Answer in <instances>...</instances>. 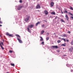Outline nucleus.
<instances>
[{
    "label": "nucleus",
    "instance_id": "1",
    "mask_svg": "<svg viewBox=\"0 0 73 73\" xmlns=\"http://www.w3.org/2000/svg\"><path fill=\"white\" fill-rule=\"evenodd\" d=\"M26 16H27V17L25 19V21L27 22L29 20V18H30V17L29 16H28V15H27Z\"/></svg>",
    "mask_w": 73,
    "mask_h": 73
},
{
    "label": "nucleus",
    "instance_id": "2",
    "mask_svg": "<svg viewBox=\"0 0 73 73\" xmlns=\"http://www.w3.org/2000/svg\"><path fill=\"white\" fill-rule=\"evenodd\" d=\"M6 35H7V36H9V37H13V34H10L9 33H6Z\"/></svg>",
    "mask_w": 73,
    "mask_h": 73
},
{
    "label": "nucleus",
    "instance_id": "3",
    "mask_svg": "<svg viewBox=\"0 0 73 73\" xmlns=\"http://www.w3.org/2000/svg\"><path fill=\"white\" fill-rule=\"evenodd\" d=\"M34 27V25H30L29 26V28H32Z\"/></svg>",
    "mask_w": 73,
    "mask_h": 73
},
{
    "label": "nucleus",
    "instance_id": "4",
    "mask_svg": "<svg viewBox=\"0 0 73 73\" xmlns=\"http://www.w3.org/2000/svg\"><path fill=\"white\" fill-rule=\"evenodd\" d=\"M40 6L39 5H37L36 7V9H40Z\"/></svg>",
    "mask_w": 73,
    "mask_h": 73
},
{
    "label": "nucleus",
    "instance_id": "5",
    "mask_svg": "<svg viewBox=\"0 0 73 73\" xmlns=\"http://www.w3.org/2000/svg\"><path fill=\"white\" fill-rule=\"evenodd\" d=\"M52 47L53 48H54V49H57L58 48V47L57 46H52Z\"/></svg>",
    "mask_w": 73,
    "mask_h": 73
},
{
    "label": "nucleus",
    "instance_id": "6",
    "mask_svg": "<svg viewBox=\"0 0 73 73\" xmlns=\"http://www.w3.org/2000/svg\"><path fill=\"white\" fill-rule=\"evenodd\" d=\"M65 17L66 18V19H67V21H68V20H69V17H68V15H66Z\"/></svg>",
    "mask_w": 73,
    "mask_h": 73
},
{
    "label": "nucleus",
    "instance_id": "7",
    "mask_svg": "<svg viewBox=\"0 0 73 73\" xmlns=\"http://www.w3.org/2000/svg\"><path fill=\"white\" fill-rule=\"evenodd\" d=\"M54 3H53V2H52L50 3V5H51V7H53V6L54 5Z\"/></svg>",
    "mask_w": 73,
    "mask_h": 73
},
{
    "label": "nucleus",
    "instance_id": "8",
    "mask_svg": "<svg viewBox=\"0 0 73 73\" xmlns=\"http://www.w3.org/2000/svg\"><path fill=\"white\" fill-rule=\"evenodd\" d=\"M22 8H23V6H22L19 7L17 8V9L18 10H20V9H21Z\"/></svg>",
    "mask_w": 73,
    "mask_h": 73
},
{
    "label": "nucleus",
    "instance_id": "9",
    "mask_svg": "<svg viewBox=\"0 0 73 73\" xmlns=\"http://www.w3.org/2000/svg\"><path fill=\"white\" fill-rule=\"evenodd\" d=\"M17 40H18L19 42H20V43H22V41H21V40H20V39H19V38H17Z\"/></svg>",
    "mask_w": 73,
    "mask_h": 73
},
{
    "label": "nucleus",
    "instance_id": "10",
    "mask_svg": "<svg viewBox=\"0 0 73 73\" xmlns=\"http://www.w3.org/2000/svg\"><path fill=\"white\" fill-rule=\"evenodd\" d=\"M44 12H45V15H48V12L46 10H45L44 11Z\"/></svg>",
    "mask_w": 73,
    "mask_h": 73
},
{
    "label": "nucleus",
    "instance_id": "11",
    "mask_svg": "<svg viewBox=\"0 0 73 73\" xmlns=\"http://www.w3.org/2000/svg\"><path fill=\"white\" fill-rule=\"evenodd\" d=\"M29 27L27 28L28 31V32H29V33H31V31L30 29H29Z\"/></svg>",
    "mask_w": 73,
    "mask_h": 73
},
{
    "label": "nucleus",
    "instance_id": "12",
    "mask_svg": "<svg viewBox=\"0 0 73 73\" xmlns=\"http://www.w3.org/2000/svg\"><path fill=\"white\" fill-rule=\"evenodd\" d=\"M40 37L41 39H40V41H43V38H42V37L41 36H40Z\"/></svg>",
    "mask_w": 73,
    "mask_h": 73
},
{
    "label": "nucleus",
    "instance_id": "13",
    "mask_svg": "<svg viewBox=\"0 0 73 73\" xmlns=\"http://www.w3.org/2000/svg\"><path fill=\"white\" fill-rule=\"evenodd\" d=\"M40 24V22H38V23L36 24V26H37V25H38V24Z\"/></svg>",
    "mask_w": 73,
    "mask_h": 73
},
{
    "label": "nucleus",
    "instance_id": "14",
    "mask_svg": "<svg viewBox=\"0 0 73 73\" xmlns=\"http://www.w3.org/2000/svg\"><path fill=\"white\" fill-rule=\"evenodd\" d=\"M44 30L42 31L41 32V34L42 35V34L43 33H44Z\"/></svg>",
    "mask_w": 73,
    "mask_h": 73
},
{
    "label": "nucleus",
    "instance_id": "15",
    "mask_svg": "<svg viewBox=\"0 0 73 73\" xmlns=\"http://www.w3.org/2000/svg\"><path fill=\"white\" fill-rule=\"evenodd\" d=\"M62 46H66V43H65L64 44H61Z\"/></svg>",
    "mask_w": 73,
    "mask_h": 73
},
{
    "label": "nucleus",
    "instance_id": "16",
    "mask_svg": "<svg viewBox=\"0 0 73 73\" xmlns=\"http://www.w3.org/2000/svg\"><path fill=\"white\" fill-rule=\"evenodd\" d=\"M2 45L3 46H4V44H3V42H1V43H0V45L1 46V45Z\"/></svg>",
    "mask_w": 73,
    "mask_h": 73
},
{
    "label": "nucleus",
    "instance_id": "17",
    "mask_svg": "<svg viewBox=\"0 0 73 73\" xmlns=\"http://www.w3.org/2000/svg\"><path fill=\"white\" fill-rule=\"evenodd\" d=\"M10 65H11V66H15V64H12V63H11Z\"/></svg>",
    "mask_w": 73,
    "mask_h": 73
},
{
    "label": "nucleus",
    "instance_id": "18",
    "mask_svg": "<svg viewBox=\"0 0 73 73\" xmlns=\"http://www.w3.org/2000/svg\"><path fill=\"white\" fill-rule=\"evenodd\" d=\"M70 9H71V10H72V11H73V7H71V6H70Z\"/></svg>",
    "mask_w": 73,
    "mask_h": 73
},
{
    "label": "nucleus",
    "instance_id": "19",
    "mask_svg": "<svg viewBox=\"0 0 73 73\" xmlns=\"http://www.w3.org/2000/svg\"><path fill=\"white\" fill-rule=\"evenodd\" d=\"M64 40V42H66V40H65V39L64 38H62V40Z\"/></svg>",
    "mask_w": 73,
    "mask_h": 73
},
{
    "label": "nucleus",
    "instance_id": "20",
    "mask_svg": "<svg viewBox=\"0 0 73 73\" xmlns=\"http://www.w3.org/2000/svg\"><path fill=\"white\" fill-rule=\"evenodd\" d=\"M51 14H53V15H56L55 12H52L51 13Z\"/></svg>",
    "mask_w": 73,
    "mask_h": 73
},
{
    "label": "nucleus",
    "instance_id": "21",
    "mask_svg": "<svg viewBox=\"0 0 73 73\" xmlns=\"http://www.w3.org/2000/svg\"><path fill=\"white\" fill-rule=\"evenodd\" d=\"M49 39V37H47L46 38V40H47V41H48Z\"/></svg>",
    "mask_w": 73,
    "mask_h": 73
},
{
    "label": "nucleus",
    "instance_id": "22",
    "mask_svg": "<svg viewBox=\"0 0 73 73\" xmlns=\"http://www.w3.org/2000/svg\"><path fill=\"white\" fill-rule=\"evenodd\" d=\"M1 48L2 49H3V50H4V48L3 47V46H2L1 45Z\"/></svg>",
    "mask_w": 73,
    "mask_h": 73
},
{
    "label": "nucleus",
    "instance_id": "23",
    "mask_svg": "<svg viewBox=\"0 0 73 73\" xmlns=\"http://www.w3.org/2000/svg\"><path fill=\"white\" fill-rule=\"evenodd\" d=\"M61 21H62V22H63V23H65V21L64 20H63V19H61Z\"/></svg>",
    "mask_w": 73,
    "mask_h": 73
},
{
    "label": "nucleus",
    "instance_id": "24",
    "mask_svg": "<svg viewBox=\"0 0 73 73\" xmlns=\"http://www.w3.org/2000/svg\"><path fill=\"white\" fill-rule=\"evenodd\" d=\"M69 50H70V52H72V48H69Z\"/></svg>",
    "mask_w": 73,
    "mask_h": 73
},
{
    "label": "nucleus",
    "instance_id": "25",
    "mask_svg": "<svg viewBox=\"0 0 73 73\" xmlns=\"http://www.w3.org/2000/svg\"><path fill=\"white\" fill-rule=\"evenodd\" d=\"M57 42L58 43H60V42H61V40H58L57 41Z\"/></svg>",
    "mask_w": 73,
    "mask_h": 73
},
{
    "label": "nucleus",
    "instance_id": "26",
    "mask_svg": "<svg viewBox=\"0 0 73 73\" xmlns=\"http://www.w3.org/2000/svg\"><path fill=\"white\" fill-rule=\"evenodd\" d=\"M16 36L17 37H20V36H19V35H16Z\"/></svg>",
    "mask_w": 73,
    "mask_h": 73
},
{
    "label": "nucleus",
    "instance_id": "27",
    "mask_svg": "<svg viewBox=\"0 0 73 73\" xmlns=\"http://www.w3.org/2000/svg\"><path fill=\"white\" fill-rule=\"evenodd\" d=\"M9 53H12V52H13L11 50H10L9 51Z\"/></svg>",
    "mask_w": 73,
    "mask_h": 73
},
{
    "label": "nucleus",
    "instance_id": "28",
    "mask_svg": "<svg viewBox=\"0 0 73 73\" xmlns=\"http://www.w3.org/2000/svg\"><path fill=\"white\" fill-rule=\"evenodd\" d=\"M41 44H42V45H44V42H42Z\"/></svg>",
    "mask_w": 73,
    "mask_h": 73
},
{
    "label": "nucleus",
    "instance_id": "29",
    "mask_svg": "<svg viewBox=\"0 0 73 73\" xmlns=\"http://www.w3.org/2000/svg\"><path fill=\"white\" fill-rule=\"evenodd\" d=\"M65 13H68V11L66 10H65Z\"/></svg>",
    "mask_w": 73,
    "mask_h": 73
},
{
    "label": "nucleus",
    "instance_id": "30",
    "mask_svg": "<svg viewBox=\"0 0 73 73\" xmlns=\"http://www.w3.org/2000/svg\"><path fill=\"white\" fill-rule=\"evenodd\" d=\"M63 36L64 37H66V35L65 34L63 35Z\"/></svg>",
    "mask_w": 73,
    "mask_h": 73
},
{
    "label": "nucleus",
    "instance_id": "31",
    "mask_svg": "<svg viewBox=\"0 0 73 73\" xmlns=\"http://www.w3.org/2000/svg\"><path fill=\"white\" fill-rule=\"evenodd\" d=\"M71 44L72 45H73V40H72L71 42Z\"/></svg>",
    "mask_w": 73,
    "mask_h": 73
},
{
    "label": "nucleus",
    "instance_id": "32",
    "mask_svg": "<svg viewBox=\"0 0 73 73\" xmlns=\"http://www.w3.org/2000/svg\"><path fill=\"white\" fill-rule=\"evenodd\" d=\"M69 14H70L71 16H73V14H72L70 13H69Z\"/></svg>",
    "mask_w": 73,
    "mask_h": 73
},
{
    "label": "nucleus",
    "instance_id": "33",
    "mask_svg": "<svg viewBox=\"0 0 73 73\" xmlns=\"http://www.w3.org/2000/svg\"><path fill=\"white\" fill-rule=\"evenodd\" d=\"M0 24H3V22L1 21H0Z\"/></svg>",
    "mask_w": 73,
    "mask_h": 73
},
{
    "label": "nucleus",
    "instance_id": "34",
    "mask_svg": "<svg viewBox=\"0 0 73 73\" xmlns=\"http://www.w3.org/2000/svg\"><path fill=\"white\" fill-rule=\"evenodd\" d=\"M19 2L20 3H22V0H20Z\"/></svg>",
    "mask_w": 73,
    "mask_h": 73
},
{
    "label": "nucleus",
    "instance_id": "35",
    "mask_svg": "<svg viewBox=\"0 0 73 73\" xmlns=\"http://www.w3.org/2000/svg\"><path fill=\"white\" fill-rule=\"evenodd\" d=\"M70 18H71V19H73V16L71 17H70Z\"/></svg>",
    "mask_w": 73,
    "mask_h": 73
},
{
    "label": "nucleus",
    "instance_id": "36",
    "mask_svg": "<svg viewBox=\"0 0 73 73\" xmlns=\"http://www.w3.org/2000/svg\"><path fill=\"white\" fill-rule=\"evenodd\" d=\"M42 27H44V25H42Z\"/></svg>",
    "mask_w": 73,
    "mask_h": 73
},
{
    "label": "nucleus",
    "instance_id": "37",
    "mask_svg": "<svg viewBox=\"0 0 73 73\" xmlns=\"http://www.w3.org/2000/svg\"><path fill=\"white\" fill-rule=\"evenodd\" d=\"M57 52H60V50H57Z\"/></svg>",
    "mask_w": 73,
    "mask_h": 73
},
{
    "label": "nucleus",
    "instance_id": "38",
    "mask_svg": "<svg viewBox=\"0 0 73 73\" xmlns=\"http://www.w3.org/2000/svg\"><path fill=\"white\" fill-rule=\"evenodd\" d=\"M71 49L73 51V47H71Z\"/></svg>",
    "mask_w": 73,
    "mask_h": 73
},
{
    "label": "nucleus",
    "instance_id": "39",
    "mask_svg": "<svg viewBox=\"0 0 73 73\" xmlns=\"http://www.w3.org/2000/svg\"><path fill=\"white\" fill-rule=\"evenodd\" d=\"M55 19H57V16H56L55 18Z\"/></svg>",
    "mask_w": 73,
    "mask_h": 73
},
{
    "label": "nucleus",
    "instance_id": "40",
    "mask_svg": "<svg viewBox=\"0 0 73 73\" xmlns=\"http://www.w3.org/2000/svg\"><path fill=\"white\" fill-rule=\"evenodd\" d=\"M66 41H67V42H69V40L67 39V40H66Z\"/></svg>",
    "mask_w": 73,
    "mask_h": 73
},
{
    "label": "nucleus",
    "instance_id": "41",
    "mask_svg": "<svg viewBox=\"0 0 73 73\" xmlns=\"http://www.w3.org/2000/svg\"><path fill=\"white\" fill-rule=\"evenodd\" d=\"M61 12L62 13V14H63V12H62V10H61Z\"/></svg>",
    "mask_w": 73,
    "mask_h": 73
},
{
    "label": "nucleus",
    "instance_id": "42",
    "mask_svg": "<svg viewBox=\"0 0 73 73\" xmlns=\"http://www.w3.org/2000/svg\"><path fill=\"white\" fill-rule=\"evenodd\" d=\"M68 33H70V31H68Z\"/></svg>",
    "mask_w": 73,
    "mask_h": 73
},
{
    "label": "nucleus",
    "instance_id": "43",
    "mask_svg": "<svg viewBox=\"0 0 73 73\" xmlns=\"http://www.w3.org/2000/svg\"><path fill=\"white\" fill-rule=\"evenodd\" d=\"M63 13H65V11H63Z\"/></svg>",
    "mask_w": 73,
    "mask_h": 73
},
{
    "label": "nucleus",
    "instance_id": "44",
    "mask_svg": "<svg viewBox=\"0 0 73 73\" xmlns=\"http://www.w3.org/2000/svg\"><path fill=\"white\" fill-rule=\"evenodd\" d=\"M58 38H59V39H61V38L60 37H59Z\"/></svg>",
    "mask_w": 73,
    "mask_h": 73
},
{
    "label": "nucleus",
    "instance_id": "45",
    "mask_svg": "<svg viewBox=\"0 0 73 73\" xmlns=\"http://www.w3.org/2000/svg\"><path fill=\"white\" fill-rule=\"evenodd\" d=\"M0 27H2V25H0Z\"/></svg>",
    "mask_w": 73,
    "mask_h": 73
},
{
    "label": "nucleus",
    "instance_id": "46",
    "mask_svg": "<svg viewBox=\"0 0 73 73\" xmlns=\"http://www.w3.org/2000/svg\"><path fill=\"white\" fill-rule=\"evenodd\" d=\"M6 73H9V72H7Z\"/></svg>",
    "mask_w": 73,
    "mask_h": 73
},
{
    "label": "nucleus",
    "instance_id": "47",
    "mask_svg": "<svg viewBox=\"0 0 73 73\" xmlns=\"http://www.w3.org/2000/svg\"><path fill=\"white\" fill-rule=\"evenodd\" d=\"M38 12H40V10H38Z\"/></svg>",
    "mask_w": 73,
    "mask_h": 73
},
{
    "label": "nucleus",
    "instance_id": "48",
    "mask_svg": "<svg viewBox=\"0 0 73 73\" xmlns=\"http://www.w3.org/2000/svg\"><path fill=\"white\" fill-rule=\"evenodd\" d=\"M47 34H48V35H49V33H47Z\"/></svg>",
    "mask_w": 73,
    "mask_h": 73
},
{
    "label": "nucleus",
    "instance_id": "49",
    "mask_svg": "<svg viewBox=\"0 0 73 73\" xmlns=\"http://www.w3.org/2000/svg\"><path fill=\"white\" fill-rule=\"evenodd\" d=\"M66 56V55H64V56Z\"/></svg>",
    "mask_w": 73,
    "mask_h": 73
},
{
    "label": "nucleus",
    "instance_id": "50",
    "mask_svg": "<svg viewBox=\"0 0 73 73\" xmlns=\"http://www.w3.org/2000/svg\"><path fill=\"white\" fill-rule=\"evenodd\" d=\"M1 20V18H0V21Z\"/></svg>",
    "mask_w": 73,
    "mask_h": 73
},
{
    "label": "nucleus",
    "instance_id": "51",
    "mask_svg": "<svg viewBox=\"0 0 73 73\" xmlns=\"http://www.w3.org/2000/svg\"><path fill=\"white\" fill-rule=\"evenodd\" d=\"M45 22H46V23H47V21H45Z\"/></svg>",
    "mask_w": 73,
    "mask_h": 73
},
{
    "label": "nucleus",
    "instance_id": "52",
    "mask_svg": "<svg viewBox=\"0 0 73 73\" xmlns=\"http://www.w3.org/2000/svg\"><path fill=\"white\" fill-rule=\"evenodd\" d=\"M3 41H4V40H3Z\"/></svg>",
    "mask_w": 73,
    "mask_h": 73
},
{
    "label": "nucleus",
    "instance_id": "53",
    "mask_svg": "<svg viewBox=\"0 0 73 73\" xmlns=\"http://www.w3.org/2000/svg\"><path fill=\"white\" fill-rule=\"evenodd\" d=\"M72 70H71V71H72Z\"/></svg>",
    "mask_w": 73,
    "mask_h": 73
},
{
    "label": "nucleus",
    "instance_id": "54",
    "mask_svg": "<svg viewBox=\"0 0 73 73\" xmlns=\"http://www.w3.org/2000/svg\"><path fill=\"white\" fill-rule=\"evenodd\" d=\"M71 72H72V71Z\"/></svg>",
    "mask_w": 73,
    "mask_h": 73
},
{
    "label": "nucleus",
    "instance_id": "55",
    "mask_svg": "<svg viewBox=\"0 0 73 73\" xmlns=\"http://www.w3.org/2000/svg\"><path fill=\"white\" fill-rule=\"evenodd\" d=\"M71 72H72V71Z\"/></svg>",
    "mask_w": 73,
    "mask_h": 73
}]
</instances>
